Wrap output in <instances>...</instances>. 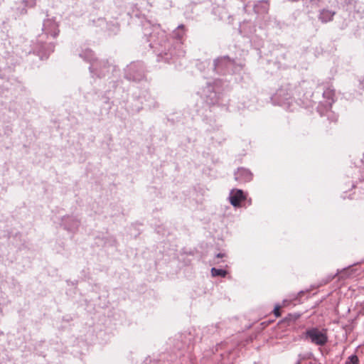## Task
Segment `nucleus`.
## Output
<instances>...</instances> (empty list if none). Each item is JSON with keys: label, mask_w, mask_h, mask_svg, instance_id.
Returning a JSON list of instances; mask_svg holds the SVG:
<instances>
[{"label": "nucleus", "mask_w": 364, "mask_h": 364, "mask_svg": "<svg viewBox=\"0 0 364 364\" xmlns=\"http://www.w3.org/2000/svg\"><path fill=\"white\" fill-rule=\"evenodd\" d=\"M43 33L37 38L33 44V52L38 55L41 59L48 58L49 55L54 51L55 43L47 42L46 39L50 36L55 38L60 33L59 25L54 18H46L43 21Z\"/></svg>", "instance_id": "1"}, {"label": "nucleus", "mask_w": 364, "mask_h": 364, "mask_svg": "<svg viewBox=\"0 0 364 364\" xmlns=\"http://www.w3.org/2000/svg\"><path fill=\"white\" fill-rule=\"evenodd\" d=\"M124 77L135 82L146 80V68L141 61H133L124 69Z\"/></svg>", "instance_id": "2"}, {"label": "nucleus", "mask_w": 364, "mask_h": 364, "mask_svg": "<svg viewBox=\"0 0 364 364\" xmlns=\"http://www.w3.org/2000/svg\"><path fill=\"white\" fill-rule=\"evenodd\" d=\"M117 66L114 62H109L107 59L97 60L96 63H92L89 70L91 73L98 77H103L107 75L112 70L113 72L117 70Z\"/></svg>", "instance_id": "3"}, {"label": "nucleus", "mask_w": 364, "mask_h": 364, "mask_svg": "<svg viewBox=\"0 0 364 364\" xmlns=\"http://www.w3.org/2000/svg\"><path fill=\"white\" fill-rule=\"evenodd\" d=\"M303 338L319 346H323L328 342L327 331L326 329H319L316 327L308 328L304 332Z\"/></svg>", "instance_id": "4"}, {"label": "nucleus", "mask_w": 364, "mask_h": 364, "mask_svg": "<svg viewBox=\"0 0 364 364\" xmlns=\"http://www.w3.org/2000/svg\"><path fill=\"white\" fill-rule=\"evenodd\" d=\"M246 199V196L240 189H232L229 196V201L234 207H240L241 202Z\"/></svg>", "instance_id": "5"}, {"label": "nucleus", "mask_w": 364, "mask_h": 364, "mask_svg": "<svg viewBox=\"0 0 364 364\" xmlns=\"http://www.w3.org/2000/svg\"><path fill=\"white\" fill-rule=\"evenodd\" d=\"M252 175L251 172L244 168H240L235 173V178L240 183L248 182L252 180Z\"/></svg>", "instance_id": "6"}, {"label": "nucleus", "mask_w": 364, "mask_h": 364, "mask_svg": "<svg viewBox=\"0 0 364 364\" xmlns=\"http://www.w3.org/2000/svg\"><path fill=\"white\" fill-rule=\"evenodd\" d=\"M255 12L257 14H267L269 9V4L268 1L261 0L258 1L253 7Z\"/></svg>", "instance_id": "7"}, {"label": "nucleus", "mask_w": 364, "mask_h": 364, "mask_svg": "<svg viewBox=\"0 0 364 364\" xmlns=\"http://www.w3.org/2000/svg\"><path fill=\"white\" fill-rule=\"evenodd\" d=\"M63 222L65 225V228L69 230H73L77 228L80 225V221L76 218L72 216L65 217L63 219Z\"/></svg>", "instance_id": "8"}, {"label": "nucleus", "mask_w": 364, "mask_h": 364, "mask_svg": "<svg viewBox=\"0 0 364 364\" xmlns=\"http://www.w3.org/2000/svg\"><path fill=\"white\" fill-rule=\"evenodd\" d=\"M335 11H332L328 9H322L320 11L318 14V19L323 23L331 21L333 18Z\"/></svg>", "instance_id": "9"}, {"label": "nucleus", "mask_w": 364, "mask_h": 364, "mask_svg": "<svg viewBox=\"0 0 364 364\" xmlns=\"http://www.w3.org/2000/svg\"><path fill=\"white\" fill-rule=\"evenodd\" d=\"M80 57L85 61L90 63V65L92 63H96L98 59L95 57L94 52L90 49H85L79 54Z\"/></svg>", "instance_id": "10"}, {"label": "nucleus", "mask_w": 364, "mask_h": 364, "mask_svg": "<svg viewBox=\"0 0 364 364\" xmlns=\"http://www.w3.org/2000/svg\"><path fill=\"white\" fill-rule=\"evenodd\" d=\"M323 96L324 98L328 99L329 100V103L331 104L334 101L335 90L331 87H327L323 91Z\"/></svg>", "instance_id": "11"}, {"label": "nucleus", "mask_w": 364, "mask_h": 364, "mask_svg": "<svg viewBox=\"0 0 364 364\" xmlns=\"http://www.w3.org/2000/svg\"><path fill=\"white\" fill-rule=\"evenodd\" d=\"M230 61V58L228 56H223L218 58L214 60V68L216 70L220 68L223 64H226Z\"/></svg>", "instance_id": "12"}, {"label": "nucleus", "mask_w": 364, "mask_h": 364, "mask_svg": "<svg viewBox=\"0 0 364 364\" xmlns=\"http://www.w3.org/2000/svg\"><path fill=\"white\" fill-rule=\"evenodd\" d=\"M211 275L213 277H225L227 275V271L222 269H217L215 267H213L210 270Z\"/></svg>", "instance_id": "13"}, {"label": "nucleus", "mask_w": 364, "mask_h": 364, "mask_svg": "<svg viewBox=\"0 0 364 364\" xmlns=\"http://www.w3.org/2000/svg\"><path fill=\"white\" fill-rule=\"evenodd\" d=\"M298 318L299 316H293L289 314L282 321V323H287L288 325H289L291 322L295 321Z\"/></svg>", "instance_id": "14"}, {"label": "nucleus", "mask_w": 364, "mask_h": 364, "mask_svg": "<svg viewBox=\"0 0 364 364\" xmlns=\"http://www.w3.org/2000/svg\"><path fill=\"white\" fill-rule=\"evenodd\" d=\"M346 364H358V358L356 355H353L350 356L346 361Z\"/></svg>", "instance_id": "15"}, {"label": "nucleus", "mask_w": 364, "mask_h": 364, "mask_svg": "<svg viewBox=\"0 0 364 364\" xmlns=\"http://www.w3.org/2000/svg\"><path fill=\"white\" fill-rule=\"evenodd\" d=\"M328 119L332 122L336 123L338 121V116L332 112H329Z\"/></svg>", "instance_id": "16"}, {"label": "nucleus", "mask_w": 364, "mask_h": 364, "mask_svg": "<svg viewBox=\"0 0 364 364\" xmlns=\"http://www.w3.org/2000/svg\"><path fill=\"white\" fill-rule=\"evenodd\" d=\"M177 29L178 30V32L181 31V34L180 33L176 34V37L178 38H181L184 35V31H183L184 26L183 25H180V26H178Z\"/></svg>", "instance_id": "17"}, {"label": "nucleus", "mask_w": 364, "mask_h": 364, "mask_svg": "<svg viewBox=\"0 0 364 364\" xmlns=\"http://www.w3.org/2000/svg\"><path fill=\"white\" fill-rule=\"evenodd\" d=\"M281 306L279 305H277L275 306L274 309V315L277 316V317H279L280 316L281 314L279 312V309H280Z\"/></svg>", "instance_id": "18"}, {"label": "nucleus", "mask_w": 364, "mask_h": 364, "mask_svg": "<svg viewBox=\"0 0 364 364\" xmlns=\"http://www.w3.org/2000/svg\"><path fill=\"white\" fill-rule=\"evenodd\" d=\"M225 257V255L224 253H218L217 255H216V258L218 259V258H223V257Z\"/></svg>", "instance_id": "19"}, {"label": "nucleus", "mask_w": 364, "mask_h": 364, "mask_svg": "<svg viewBox=\"0 0 364 364\" xmlns=\"http://www.w3.org/2000/svg\"><path fill=\"white\" fill-rule=\"evenodd\" d=\"M343 2L346 4H353V0H343Z\"/></svg>", "instance_id": "20"}, {"label": "nucleus", "mask_w": 364, "mask_h": 364, "mask_svg": "<svg viewBox=\"0 0 364 364\" xmlns=\"http://www.w3.org/2000/svg\"><path fill=\"white\" fill-rule=\"evenodd\" d=\"M149 46H150L151 48H154V46L151 43H150Z\"/></svg>", "instance_id": "21"}, {"label": "nucleus", "mask_w": 364, "mask_h": 364, "mask_svg": "<svg viewBox=\"0 0 364 364\" xmlns=\"http://www.w3.org/2000/svg\"><path fill=\"white\" fill-rule=\"evenodd\" d=\"M214 264H219V262H218V261H215V262H214Z\"/></svg>", "instance_id": "22"}, {"label": "nucleus", "mask_w": 364, "mask_h": 364, "mask_svg": "<svg viewBox=\"0 0 364 364\" xmlns=\"http://www.w3.org/2000/svg\"><path fill=\"white\" fill-rule=\"evenodd\" d=\"M33 4L34 5L36 4L35 0H31Z\"/></svg>", "instance_id": "23"}]
</instances>
